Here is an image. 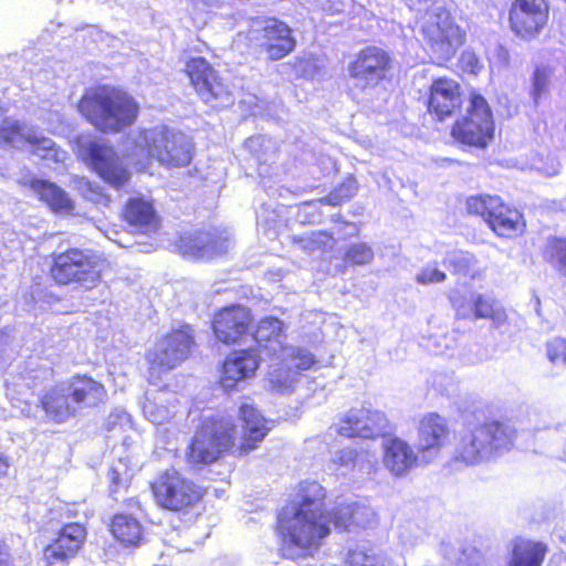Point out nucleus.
Segmentation results:
<instances>
[{"mask_svg": "<svg viewBox=\"0 0 566 566\" xmlns=\"http://www.w3.org/2000/svg\"><path fill=\"white\" fill-rule=\"evenodd\" d=\"M328 492L316 481H302L294 500L277 514L275 530L282 556L289 559L312 556L332 534L365 530L378 523L377 513L358 502H340L327 509Z\"/></svg>", "mask_w": 566, "mask_h": 566, "instance_id": "f257e3e1", "label": "nucleus"}, {"mask_svg": "<svg viewBox=\"0 0 566 566\" xmlns=\"http://www.w3.org/2000/svg\"><path fill=\"white\" fill-rule=\"evenodd\" d=\"M375 256L373 248L366 242L349 244L343 255V268L364 266L373 262Z\"/></svg>", "mask_w": 566, "mask_h": 566, "instance_id": "4c0bfd02", "label": "nucleus"}, {"mask_svg": "<svg viewBox=\"0 0 566 566\" xmlns=\"http://www.w3.org/2000/svg\"><path fill=\"white\" fill-rule=\"evenodd\" d=\"M566 2V0H564Z\"/></svg>", "mask_w": 566, "mask_h": 566, "instance_id": "603ef678", "label": "nucleus"}, {"mask_svg": "<svg viewBox=\"0 0 566 566\" xmlns=\"http://www.w3.org/2000/svg\"><path fill=\"white\" fill-rule=\"evenodd\" d=\"M548 17V0H513L509 10V25L517 38L531 41L545 29Z\"/></svg>", "mask_w": 566, "mask_h": 566, "instance_id": "2eb2a0df", "label": "nucleus"}, {"mask_svg": "<svg viewBox=\"0 0 566 566\" xmlns=\"http://www.w3.org/2000/svg\"><path fill=\"white\" fill-rule=\"evenodd\" d=\"M260 48L271 62L286 57L296 48L292 28L279 19H266L260 29Z\"/></svg>", "mask_w": 566, "mask_h": 566, "instance_id": "5701e85b", "label": "nucleus"}, {"mask_svg": "<svg viewBox=\"0 0 566 566\" xmlns=\"http://www.w3.org/2000/svg\"><path fill=\"white\" fill-rule=\"evenodd\" d=\"M109 531L114 538L125 547H137L145 539L142 523L126 513H116L111 517Z\"/></svg>", "mask_w": 566, "mask_h": 566, "instance_id": "c756f323", "label": "nucleus"}, {"mask_svg": "<svg viewBox=\"0 0 566 566\" xmlns=\"http://www.w3.org/2000/svg\"><path fill=\"white\" fill-rule=\"evenodd\" d=\"M293 67L296 70V76L298 78L310 77L316 69L313 61L307 57H296Z\"/></svg>", "mask_w": 566, "mask_h": 566, "instance_id": "a18cd8bd", "label": "nucleus"}, {"mask_svg": "<svg viewBox=\"0 0 566 566\" xmlns=\"http://www.w3.org/2000/svg\"><path fill=\"white\" fill-rule=\"evenodd\" d=\"M516 430L506 420L488 418L465 422L455 437L452 460L467 467L478 465L504 451L515 441Z\"/></svg>", "mask_w": 566, "mask_h": 566, "instance_id": "20e7f679", "label": "nucleus"}, {"mask_svg": "<svg viewBox=\"0 0 566 566\" xmlns=\"http://www.w3.org/2000/svg\"><path fill=\"white\" fill-rule=\"evenodd\" d=\"M285 354L283 360L285 363V371L287 374L293 373L300 375L313 368L317 360L313 353L303 347H289L283 353Z\"/></svg>", "mask_w": 566, "mask_h": 566, "instance_id": "c9c22d12", "label": "nucleus"}, {"mask_svg": "<svg viewBox=\"0 0 566 566\" xmlns=\"http://www.w3.org/2000/svg\"><path fill=\"white\" fill-rule=\"evenodd\" d=\"M29 135L24 133V126L10 118H3L0 124V145H14L18 142H25Z\"/></svg>", "mask_w": 566, "mask_h": 566, "instance_id": "58836bf2", "label": "nucleus"}, {"mask_svg": "<svg viewBox=\"0 0 566 566\" xmlns=\"http://www.w3.org/2000/svg\"><path fill=\"white\" fill-rule=\"evenodd\" d=\"M549 71L545 67H536L532 77V98L535 103L548 91Z\"/></svg>", "mask_w": 566, "mask_h": 566, "instance_id": "ea45409f", "label": "nucleus"}, {"mask_svg": "<svg viewBox=\"0 0 566 566\" xmlns=\"http://www.w3.org/2000/svg\"><path fill=\"white\" fill-rule=\"evenodd\" d=\"M0 566H12L11 554L8 545L0 538Z\"/></svg>", "mask_w": 566, "mask_h": 566, "instance_id": "49530a36", "label": "nucleus"}, {"mask_svg": "<svg viewBox=\"0 0 566 566\" xmlns=\"http://www.w3.org/2000/svg\"><path fill=\"white\" fill-rule=\"evenodd\" d=\"M465 114L453 120L449 134L454 144L470 149H485L495 137V119L488 99L478 90L468 94Z\"/></svg>", "mask_w": 566, "mask_h": 566, "instance_id": "0eeeda50", "label": "nucleus"}, {"mask_svg": "<svg viewBox=\"0 0 566 566\" xmlns=\"http://www.w3.org/2000/svg\"><path fill=\"white\" fill-rule=\"evenodd\" d=\"M471 308L474 318L491 319L496 324H501L507 318L505 310L499 302L483 294H476L472 297Z\"/></svg>", "mask_w": 566, "mask_h": 566, "instance_id": "473e14b6", "label": "nucleus"}, {"mask_svg": "<svg viewBox=\"0 0 566 566\" xmlns=\"http://www.w3.org/2000/svg\"><path fill=\"white\" fill-rule=\"evenodd\" d=\"M195 347L193 328L189 324L171 328L145 355L149 374L159 377L175 369L191 356Z\"/></svg>", "mask_w": 566, "mask_h": 566, "instance_id": "9d476101", "label": "nucleus"}, {"mask_svg": "<svg viewBox=\"0 0 566 566\" xmlns=\"http://www.w3.org/2000/svg\"><path fill=\"white\" fill-rule=\"evenodd\" d=\"M142 137L143 142L136 145V155L145 157L147 164L157 160L167 168H180L192 160L193 147L184 136L170 132L148 135L145 132Z\"/></svg>", "mask_w": 566, "mask_h": 566, "instance_id": "9b49d317", "label": "nucleus"}, {"mask_svg": "<svg viewBox=\"0 0 566 566\" xmlns=\"http://www.w3.org/2000/svg\"><path fill=\"white\" fill-rule=\"evenodd\" d=\"M422 41L438 60H452L467 40L465 31L444 6L426 10L419 25Z\"/></svg>", "mask_w": 566, "mask_h": 566, "instance_id": "1a4fd4ad", "label": "nucleus"}, {"mask_svg": "<svg viewBox=\"0 0 566 566\" xmlns=\"http://www.w3.org/2000/svg\"><path fill=\"white\" fill-rule=\"evenodd\" d=\"M394 69L392 53L377 44L360 48L347 64L348 76L364 88L389 81Z\"/></svg>", "mask_w": 566, "mask_h": 566, "instance_id": "ddd939ff", "label": "nucleus"}, {"mask_svg": "<svg viewBox=\"0 0 566 566\" xmlns=\"http://www.w3.org/2000/svg\"><path fill=\"white\" fill-rule=\"evenodd\" d=\"M184 72L197 95L205 103H212L230 95L228 85L207 59L189 57L185 62Z\"/></svg>", "mask_w": 566, "mask_h": 566, "instance_id": "dca6fc26", "label": "nucleus"}, {"mask_svg": "<svg viewBox=\"0 0 566 566\" xmlns=\"http://www.w3.org/2000/svg\"><path fill=\"white\" fill-rule=\"evenodd\" d=\"M548 547L543 542L517 539L511 552L507 566H542Z\"/></svg>", "mask_w": 566, "mask_h": 566, "instance_id": "7c9ffc66", "label": "nucleus"}, {"mask_svg": "<svg viewBox=\"0 0 566 566\" xmlns=\"http://www.w3.org/2000/svg\"><path fill=\"white\" fill-rule=\"evenodd\" d=\"M48 277L55 286H95L109 268L107 260L95 251L69 247L49 255Z\"/></svg>", "mask_w": 566, "mask_h": 566, "instance_id": "39448f33", "label": "nucleus"}, {"mask_svg": "<svg viewBox=\"0 0 566 566\" xmlns=\"http://www.w3.org/2000/svg\"><path fill=\"white\" fill-rule=\"evenodd\" d=\"M86 538L87 530L84 524L78 522L63 524L54 538L43 548L45 566L67 564L83 549Z\"/></svg>", "mask_w": 566, "mask_h": 566, "instance_id": "a211bd4d", "label": "nucleus"}, {"mask_svg": "<svg viewBox=\"0 0 566 566\" xmlns=\"http://www.w3.org/2000/svg\"><path fill=\"white\" fill-rule=\"evenodd\" d=\"M542 255L559 275L566 277V237H549Z\"/></svg>", "mask_w": 566, "mask_h": 566, "instance_id": "f704fd0d", "label": "nucleus"}, {"mask_svg": "<svg viewBox=\"0 0 566 566\" xmlns=\"http://www.w3.org/2000/svg\"><path fill=\"white\" fill-rule=\"evenodd\" d=\"M155 505L175 514H189L200 506L208 488L170 467L159 471L148 484Z\"/></svg>", "mask_w": 566, "mask_h": 566, "instance_id": "423d86ee", "label": "nucleus"}, {"mask_svg": "<svg viewBox=\"0 0 566 566\" xmlns=\"http://www.w3.org/2000/svg\"><path fill=\"white\" fill-rule=\"evenodd\" d=\"M260 363L261 358L253 347L231 352L220 365L218 385L228 394L237 390L240 382L255 375Z\"/></svg>", "mask_w": 566, "mask_h": 566, "instance_id": "6ab92c4d", "label": "nucleus"}, {"mask_svg": "<svg viewBox=\"0 0 566 566\" xmlns=\"http://www.w3.org/2000/svg\"><path fill=\"white\" fill-rule=\"evenodd\" d=\"M284 323L274 316L261 318L254 324L251 335L256 345L262 349H269V356H276L287 349Z\"/></svg>", "mask_w": 566, "mask_h": 566, "instance_id": "c85d7f7f", "label": "nucleus"}, {"mask_svg": "<svg viewBox=\"0 0 566 566\" xmlns=\"http://www.w3.org/2000/svg\"><path fill=\"white\" fill-rule=\"evenodd\" d=\"M38 407L44 412L48 421L55 424L67 422L78 412L64 385L43 391L39 397Z\"/></svg>", "mask_w": 566, "mask_h": 566, "instance_id": "bb28decb", "label": "nucleus"}, {"mask_svg": "<svg viewBox=\"0 0 566 566\" xmlns=\"http://www.w3.org/2000/svg\"><path fill=\"white\" fill-rule=\"evenodd\" d=\"M464 101L462 84L447 75L431 78L422 97L426 114L437 124H444L459 115Z\"/></svg>", "mask_w": 566, "mask_h": 566, "instance_id": "f8f14e48", "label": "nucleus"}, {"mask_svg": "<svg viewBox=\"0 0 566 566\" xmlns=\"http://www.w3.org/2000/svg\"><path fill=\"white\" fill-rule=\"evenodd\" d=\"M30 153L38 156L43 161L63 163L65 151H63L52 139L45 136L30 135L25 138Z\"/></svg>", "mask_w": 566, "mask_h": 566, "instance_id": "72a5a7b5", "label": "nucleus"}, {"mask_svg": "<svg viewBox=\"0 0 566 566\" xmlns=\"http://www.w3.org/2000/svg\"><path fill=\"white\" fill-rule=\"evenodd\" d=\"M451 429L449 421L439 412L422 415L417 424L418 453L421 462L428 464L437 459L449 444Z\"/></svg>", "mask_w": 566, "mask_h": 566, "instance_id": "f3484780", "label": "nucleus"}, {"mask_svg": "<svg viewBox=\"0 0 566 566\" xmlns=\"http://www.w3.org/2000/svg\"><path fill=\"white\" fill-rule=\"evenodd\" d=\"M63 385L77 411L97 409L107 401L105 385L86 373L73 374Z\"/></svg>", "mask_w": 566, "mask_h": 566, "instance_id": "393cba45", "label": "nucleus"}, {"mask_svg": "<svg viewBox=\"0 0 566 566\" xmlns=\"http://www.w3.org/2000/svg\"><path fill=\"white\" fill-rule=\"evenodd\" d=\"M254 315L243 304H230L217 310L211 319L214 339L224 346L239 345L251 335Z\"/></svg>", "mask_w": 566, "mask_h": 566, "instance_id": "4468645a", "label": "nucleus"}, {"mask_svg": "<svg viewBox=\"0 0 566 566\" xmlns=\"http://www.w3.org/2000/svg\"><path fill=\"white\" fill-rule=\"evenodd\" d=\"M175 248L184 258L210 260L227 251V238L217 230L199 229L180 233Z\"/></svg>", "mask_w": 566, "mask_h": 566, "instance_id": "aec40b11", "label": "nucleus"}, {"mask_svg": "<svg viewBox=\"0 0 566 566\" xmlns=\"http://www.w3.org/2000/svg\"><path fill=\"white\" fill-rule=\"evenodd\" d=\"M25 186L32 190L39 201L44 203L55 214H73L75 203L67 192L55 182L39 177H32Z\"/></svg>", "mask_w": 566, "mask_h": 566, "instance_id": "cd10ccee", "label": "nucleus"}, {"mask_svg": "<svg viewBox=\"0 0 566 566\" xmlns=\"http://www.w3.org/2000/svg\"><path fill=\"white\" fill-rule=\"evenodd\" d=\"M292 242L305 253H326L334 249L335 238L328 231H313L306 235H295Z\"/></svg>", "mask_w": 566, "mask_h": 566, "instance_id": "2f4dec72", "label": "nucleus"}, {"mask_svg": "<svg viewBox=\"0 0 566 566\" xmlns=\"http://www.w3.org/2000/svg\"><path fill=\"white\" fill-rule=\"evenodd\" d=\"M166 412H167V415L165 417H163L159 421H165V420L170 419L172 417V415L170 412H168V411H166Z\"/></svg>", "mask_w": 566, "mask_h": 566, "instance_id": "8fccbe9b", "label": "nucleus"}, {"mask_svg": "<svg viewBox=\"0 0 566 566\" xmlns=\"http://www.w3.org/2000/svg\"><path fill=\"white\" fill-rule=\"evenodd\" d=\"M388 426V418L380 410L352 408L340 418L336 433L345 438L375 439Z\"/></svg>", "mask_w": 566, "mask_h": 566, "instance_id": "4be33fe9", "label": "nucleus"}, {"mask_svg": "<svg viewBox=\"0 0 566 566\" xmlns=\"http://www.w3.org/2000/svg\"><path fill=\"white\" fill-rule=\"evenodd\" d=\"M474 264V256L468 252H459L449 261V266L453 274L468 275L471 273Z\"/></svg>", "mask_w": 566, "mask_h": 566, "instance_id": "37998d69", "label": "nucleus"}, {"mask_svg": "<svg viewBox=\"0 0 566 566\" xmlns=\"http://www.w3.org/2000/svg\"><path fill=\"white\" fill-rule=\"evenodd\" d=\"M86 159L91 169L112 187L118 189L128 182L130 174L112 146L90 143Z\"/></svg>", "mask_w": 566, "mask_h": 566, "instance_id": "412c9836", "label": "nucleus"}, {"mask_svg": "<svg viewBox=\"0 0 566 566\" xmlns=\"http://www.w3.org/2000/svg\"><path fill=\"white\" fill-rule=\"evenodd\" d=\"M10 467V461L7 455L0 452V478L7 475Z\"/></svg>", "mask_w": 566, "mask_h": 566, "instance_id": "de8ad7c7", "label": "nucleus"}, {"mask_svg": "<svg viewBox=\"0 0 566 566\" xmlns=\"http://www.w3.org/2000/svg\"><path fill=\"white\" fill-rule=\"evenodd\" d=\"M345 566H380L378 556L365 549L354 548L347 553Z\"/></svg>", "mask_w": 566, "mask_h": 566, "instance_id": "a19ab883", "label": "nucleus"}, {"mask_svg": "<svg viewBox=\"0 0 566 566\" xmlns=\"http://www.w3.org/2000/svg\"><path fill=\"white\" fill-rule=\"evenodd\" d=\"M382 464L392 476L402 478L418 467L421 458L418 448L397 436H388L382 441Z\"/></svg>", "mask_w": 566, "mask_h": 566, "instance_id": "a878e982", "label": "nucleus"}, {"mask_svg": "<svg viewBox=\"0 0 566 566\" xmlns=\"http://www.w3.org/2000/svg\"><path fill=\"white\" fill-rule=\"evenodd\" d=\"M241 434L237 443V424L222 415L201 417L186 448V460L191 467H209L223 457H245L259 449L271 431L269 420L250 403L238 410Z\"/></svg>", "mask_w": 566, "mask_h": 566, "instance_id": "f03ea898", "label": "nucleus"}, {"mask_svg": "<svg viewBox=\"0 0 566 566\" xmlns=\"http://www.w3.org/2000/svg\"><path fill=\"white\" fill-rule=\"evenodd\" d=\"M546 354L554 365L566 366V339L555 337L546 343Z\"/></svg>", "mask_w": 566, "mask_h": 566, "instance_id": "79ce46f5", "label": "nucleus"}, {"mask_svg": "<svg viewBox=\"0 0 566 566\" xmlns=\"http://www.w3.org/2000/svg\"><path fill=\"white\" fill-rule=\"evenodd\" d=\"M134 504H135L138 509H140V503H139V501H134Z\"/></svg>", "mask_w": 566, "mask_h": 566, "instance_id": "3c124183", "label": "nucleus"}, {"mask_svg": "<svg viewBox=\"0 0 566 566\" xmlns=\"http://www.w3.org/2000/svg\"><path fill=\"white\" fill-rule=\"evenodd\" d=\"M120 220L133 233L145 235L157 232L161 224L154 201L144 196H135L126 200L120 210Z\"/></svg>", "mask_w": 566, "mask_h": 566, "instance_id": "b1692460", "label": "nucleus"}, {"mask_svg": "<svg viewBox=\"0 0 566 566\" xmlns=\"http://www.w3.org/2000/svg\"><path fill=\"white\" fill-rule=\"evenodd\" d=\"M453 307L455 308L457 311V314H455V317L458 319H462V318H465L467 317V314L464 313V311H462V305L461 304H455L453 303Z\"/></svg>", "mask_w": 566, "mask_h": 566, "instance_id": "09e8293b", "label": "nucleus"}, {"mask_svg": "<svg viewBox=\"0 0 566 566\" xmlns=\"http://www.w3.org/2000/svg\"><path fill=\"white\" fill-rule=\"evenodd\" d=\"M467 216L481 218L489 229L501 239L513 240L526 231L524 213L502 197L490 193L469 196L464 201Z\"/></svg>", "mask_w": 566, "mask_h": 566, "instance_id": "6e6552de", "label": "nucleus"}, {"mask_svg": "<svg viewBox=\"0 0 566 566\" xmlns=\"http://www.w3.org/2000/svg\"><path fill=\"white\" fill-rule=\"evenodd\" d=\"M357 189L358 185L356 179L353 176H347L325 197L319 198L317 201L321 205L340 207L356 195Z\"/></svg>", "mask_w": 566, "mask_h": 566, "instance_id": "e433bc0d", "label": "nucleus"}, {"mask_svg": "<svg viewBox=\"0 0 566 566\" xmlns=\"http://www.w3.org/2000/svg\"><path fill=\"white\" fill-rule=\"evenodd\" d=\"M446 279L447 274L436 266H426L416 275L417 283L422 285L441 283L446 281Z\"/></svg>", "mask_w": 566, "mask_h": 566, "instance_id": "c03bdc74", "label": "nucleus"}, {"mask_svg": "<svg viewBox=\"0 0 566 566\" xmlns=\"http://www.w3.org/2000/svg\"><path fill=\"white\" fill-rule=\"evenodd\" d=\"M77 111L97 132L116 134L133 126L140 106L126 90L109 84H97L84 91L77 101Z\"/></svg>", "mask_w": 566, "mask_h": 566, "instance_id": "7ed1b4c3", "label": "nucleus"}]
</instances>
